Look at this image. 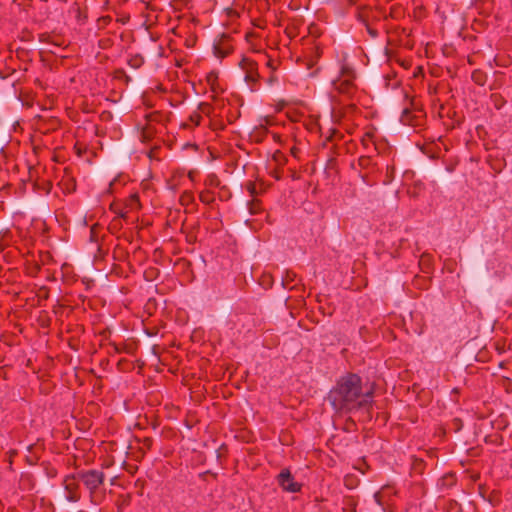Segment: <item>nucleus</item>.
<instances>
[{
	"label": "nucleus",
	"instance_id": "nucleus-33",
	"mask_svg": "<svg viewBox=\"0 0 512 512\" xmlns=\"http://www.w3.org/2000/svg\"><path fill=\"white\" fill-rule=\"evenodd\" d=\"M343 137H344V135L339 130L330 129L328 136H326V141L336 143V142L342 140Z\"/></svg>",
	"mask_w": 512,
	"mask_h": 512
},
{
	"label": "nucleus",
	"instance_id": "nucleus-14",
	"mask_svg": "<svg viewBox=\"0 0 512 512\" xmlns=\"http://www.w3.org/2000/svg\"><path fill=\"white\" fill-rule=\"evenodd\" d=\"M355 69L345 60L342 61L339 76L337 78L356 80Z\"/></svg>",
	"mask_w": 512,
	"mask_h": 512
},
{
	"label": "nucleus",
	"instance_id": "nucleus-54",
	"mask_svg": "<svg viewBox=\"0 0 512 512\" xmlns=\"http://www.w3.org/2000/svg\"><path fill=\"white\" fill-rule=\"evenodd\" d=\"M208 475H211L214 479L217 478V473H214L211 470H207L205 472L200 473L199 477L203 480H206V477H208Z\"/></svg>",
	"mask_w": 512,
	"mask_h": 512
},
{
	"label": "nucleus",
	"instance_id": "nucleus-31",
	"mask_svg": "<svg viewBox=\"0 0 512 512\" xmlns=\"http://www.w3.org/2000/svg\"><path fill=\"white\" fill-rule=\"evenodd\" d=\"M358 483V478L353 474H348L344 477V486L348 489H354Z\"/></svg>",
	"mask_w": 512,
	"mask_h": 512
},
{
	"label": "nucleus",
	"instance_id": "nucleus-47",
	"mask_svg": "<svg viewBox=\"0 0 512 512\" xmlns=\"http://www.w3.org/2000/svg\"><path fill=\"white\" fill-rule=\"evenodd\" d=\"M121 228H122L121 220L119 218H113L109 225V229L110 230H119Z\"/></svg>",
	"mask_w": 512,
	"mask_h": 512
},
{
	"label": "nucleus",
	"instance_id": "nucleus-56",
	"mask_svg": "<svg viewBox=\"0 0 512 512\" xmlns=\"http://www.w3.org/2000/svg\"><path fill=\"white\" fill-rule=\"evenodd\" d=\"M145 331H146V334H147L148 336H155V335H157V334H158V331H159V330H158V328H157V327H152V328H146V330H145Z\"/></svg>",
	"mask_w": 512,
	"mask_h": 512
},
{
	"label": "nucleus",
	"instance_id": "nucleus-24",
	"mask_svg": "<svg viewBox=\"0 0 512 512\" xmlns=\"http://www.w3.org/2000/svg\"><path fill=\"white\" fill-rule=\"evenodd\" d=\"M16 57L23 62L32 61V51L26 48L19 47L15 51Z\"/></svg>",
	"mask_w": 512,
	"mask_h": 512
},
{
	"label": "nucleus",
	"instance_id": "nucleus-9",
	"mask_svg": "<svg viewBox=\"0 0 512 512\" xmlns=\"http://www.w3.org/2000/svg\"><path fill=\"white\" fill-rule=\"evenodd\" d=\"M333 88L340 94L352 97L357 90L355 80L337 78L332 81Z\"/></svg>",
	"mask_w": 512,
	"mask_h": 512
},
{
	"label": "nucleus",
	"instance_id": "nucleus-18",
	"mask_svg": "<svg viewBox=\"0 0 512 512\" xmlns=\"http://www.w3.org/2000/svg\"><path fill=\"white\" fill-rule=\"evenodd\" d=\"M144 119L146 123L152 124V123H164L165 121V114L162 111H153L150 113H147L144 115Z\"/></svg>",
	"mask_w": 512,
	"mask_h": 512
},
{
	"label": "nucleus",
	"instance_id": "nucleus-15",
	"mask_svg": "<svg viewBox=\"0 0 512 512\" xmlns=\"http://www.w3.org/2000/svg\"><path fill=\"white\" fill-rule=\"evenodd\" d=\"M157 134V129L155 128V126H153L152 124H148L146 123L142 128H141V133H140V138H141V141L143 143H148L150 142L152 139H154V137L156 136Z\"/></svg>",
	"mask_w": 512,
	"mask_h": 512
},
{
	"label": "nucleus",
	"instance_id": "nucleus-12",
	"mask_svg": "<svg viewBox=\"0 0 512 512\" xmlns=\"http://www.w3.org/2000/svg\"><path fill=\"white\" fill-rule=\"evenodd\" d=\"M36 485L35 477L31 473L21 474L19 488L24 491H32Z\"/></svg>",
	"mask_w": 512,
	"mask_h": 512
},
{
	"label": "nucleus",
	"instance_id": "nucleus-7",
	"mask_svg": "<svg viewBox=\"0 0 512 512\" xmlns=\"http://www.w3.org/2000/svg\"><path fill=\"white\" fill-rule=\"evenodd\" d=\"M231 40L232 38L229 34L222 33L213 43L214 56L219 59H224L230 55L234 50Z\"/></svg>",
	"mask_w": 512,
	"mask_h": 512
},
{
	"label": "nucleus",
	"instance_id": "nucleus-49",
	"mask_svg": "<svg viewBox=\"0 0 512 512\" xmlns=\"http://www.w3.org/2000/svg\"><path fill=\"white\" fill-rule=\"evenodd\" d=\"M39 458H40V457H39L38 455H36V454H32V455H28V456H26V457H25V461H26V463H27L28 465L33 466V465H36V464H37V462H38Z\"/></svg>",
	"mask_w": 512,
	"mask_h": 512
},
{
	"label": "nucleus",
	"instance_id": "nucleus-22",
	"mask_svg": "<svg viewBox=\"0 0 512 512\" xmlns=\"http://www.w3.org/2000/svg\"><path fill=\"white\" fill-rule=\"evenodd\" d=\"M358 502L353 496H346L343 499V512H356Z\"/></svg>",
	"mask_w": 512,
	"mask_h": 512
},
{
	"label": "nucleus",
	"instance_id": "nucleus-1",
	"mask_svg": "<svg viewBox=\"0 0 512 512\" xmlns=\"http://www.w3.org/2000/svg\"><path fill=\"white\" fill-rule=\"evenodd\" d=\"M375 384L364 390L360 375L347 372L336 381L328 393V401L339 413H351L358 410L371 412L374 403Z\"/></svg>",
	"mask_w": 512,
	"mask_h": 512
},
{
	"label": "nucleus",
	"instance_id": "nucleus-21",
	"mask_svg": "<svg viewBox=\"0 0 512 512\" xmlns=\"http://www.w3.org/2000/svg\"><path fill=\"white\" fill-rule=\"evenodd\" d=\"M471 79L475 84L484 86L487 82V74L481 69H475L471 74Z\"/></svg>",
	"mask_w": 512,
	"mask_h": 512
},
{
	"label": "nucleus",
	"instance_id": "nucleus-28",
	"mask_svg": "<svg viewBox=\"0 0 512 512\" xmlns=\"http://www.w3.org/2000/svg\"><path fill=\"white\" fill-rule=\"evenodd\" d=\"M494 75H495V79H494L493 83L490 86L491 90L499 89L504 84V73L503 72L496 71L494 73Z\"/></svg>",
	"mask_w": 512,
	"mask_h": 512
},
{
	"label": "nucleus",
	"instance_id": "nucleus-44",
	"mask_svg": "<svg viewBox=\"0 0 512 512\" xmlns=\"http://www.w3.org/2000/svg\"><path fill=\"white\" fill-rule=\"evenodd\" d=\"M249 211L251 214H257L260 211V202L258 200H252L249 203Z\"/></svg>",
	"mask_w": 512,
	"mask_h": 512
},
{
	"label": "nucleus",
	"instance_id": "nucleus-61",
	"mask_svg": "<svg viewBox=\"0 0 512 512\" xmlns=\"http://www.w3.org/2000/svg\"><path fill=\"white\" fill-rule=\"evenodd\" d=\"M290 153L292 156L294 157H298V154L300 153V149L297 148L296 146H293L291 149H290Z\"/></svg>",
	"mask_w": 512,
	"mask_h": 512
},
{
	"label": "nucleus",
	"instance_id": "nucleus-51",
	"mask_svg": "<svg viewBox=\"0 0 512 512\" xmlns=\"http://www.w3.org/2000/svg\"><path fill=\"white\" fill-rule=\"evenodd\" d=\"M365 27H366L367 33L370 35L371 38H377L378 37V35H379L378 30L373 28L371 23L365 25Z\"/></svg>",
	"mask_w": 512,
	"mask_h": 512
},
{
	"label": "nucleus",
	"instance_id": "nucleus-38",
	"mask_svg": "<svg viewBox=\"0 0 512 512\" xmlns=\"http://www.w3.org/2000/svg\"><path fill=\"white\" fill-rule=\"evenodd\" d=\"M268 129L264 126H260L255 129L253 132V136L256 138L257 142H261L263 138L267 135Z\"/></svg>",
	"mask_w": 512,
	"mask_h": 512
},
{
	"label": "nucleus",
	"instance_id": "nucleus-17",
	"mask_svg": "<svg viewBox=\"0 0 512 512\" xmlns=\"http://www.w3.org/2000/svg\"><path fill=\"white\" fill-rule=\"evenodd\" d=\"M375 134L373 132H366L361 138V144L364 147L367 152H370L371 150H377L376 144H375Z\"/></svg>",
	"mask_w": 512,
	"mask_h": 512
},
{
	"label": "nucleus",
	"instance_id": "nucleus-60",
	"mask_svg": "<svg viewBox=\"0 0 512 512\" xmlns=\"http://www.w3.org/2000/svg\"><path fill=\"white\" fill-rule=\"evenodd\" d=\"M273 140L280 145L283 144L282 136L280 134L273 133Z\"/></svg>",
	"mask_w": 512,
	"mask_h": 512
},
{
	"label": "nucleus",
	"instance_id": "nucleus-42",
	"mask_svg": "<svg viewBox=\"0 0 512 512\" xmlns=\"http://www.w3.org/2000/svg\"><path fill=\"white\" fill-rule=\"evenodd\" d=\"M273 160H275L280 165H285L287 162L286 156L281 151H276L274 153Z\"/></svg>",
	"mask_w": 512,
	"mask_h": 512
},
{
	"label": "nucleus",
	"instance_id": "nucleus-8",
	"mask_svg": "<svg viewBox=\"0 0 512 512\" xmlns=\"http://www.w3.org/2000/svg\"><path fill=\"white\" fill-rule=\"evenodd\" d=\"M277 481L283 490L291 493H296L301 490V484L294 481V477L289 469H282L277 476Z\"/></svg>",
	"mask_w": 512,
	"mask_h": 512
},
{
	"label": "nucleus",
	"instance_id": "nucleus-25",
	"mask_svg": "<svg viewBox=\"0 0 512 512\" xmlns=\"http://www.w3.org/2000/svg\"><path fill=\"white\" fill-rule=\"evenodd\" d=\"M43 467L44 473L48 478H56L58 475V470L48 461H43L41 463Z\"/></svg>",
	"mask_w": 512,
	"mask_h": 512
},
{
	"label": "nucleus",
	"instance_id": "nucleus-2",
	"mask_svg": "<svg viewBox=\"0 0 512 512\" xmlns=\"http://www.w3.org/2000/svg\"><path fill=\"white\" fill-rule=\"evenodd\" d=\"M77 478L89 492L91 503L99 505L105 498L106 475L102 469H82L76 472Z\"/></svg>",
	"mask_w": 512,
	"mask_h": 512
},
{
	"label": "nucleus",
	"instance_id": "nucleus-26",
	"mask_svg": "<svg viewBox=\"0 0 512 512\" xmlns=\"http://www.w3.org/2000/svg\"><path fill=\"white\" fill-rule=\"evenodd\" d=\"M199 199L202 203L206 205H210L215 201L214 193L210 190L201 191L199 194Z\"/></svg>",
	"mask_w": 512,
	"mask_h": 512
},
{
	"label": "nucleus",
	"instance_id": "nucleus-23",
	"mask_svg": "<svg viewBox=\"0 0 512 512\" xmlns=\"http://www.w3.org/2000/svg\"><path fill=\"white\" fill-rule=\"evenodd\" d=\"M144 63L145 60L141 54L132 55L127 61V64L133 69H139Z\"/></svg>",
	"mask_w": 512,
	"mask_h": 512
},
{
	"label": "nucleus",
	"instance_id": "nucleus-36",
	"mask_svg": "<svg viewBox=\"0 0 512 512\" xmlns=\"http://www.w3.org/2000/svg\"><path fill=\"white\" fill-rule=\"evenodd\" d=\"M214 108L210 103L207 102H201L198 105V112L200 114H204L206 116H209L213 112Z\"/></svg>",
	"mask_w": 512,
	"mask_h": 512
},
{
	"label": "nucleus",
	"instance_id": "nucleus-55",
	"mask_svg": "<svg viewBox=\"0 0 512 512\" xmlns=\"http://www.w3.org/2000/svg\"><path fill=\"white\" fill-rule=\"evenodd\" d=\"M246 189L250 192L251 195H255L256 194V186L253 182L249 181L247 184H246Z\"/></svg>",
	"mask_w": 512,
	"mask_h": 512
},
{
	"label": "nucleus",
	"instance_id": "nucleus-50",
	"mask_svg": "<svg viewBox=\"0 0 512 512\" xmlns=\"http://www.w3.org/2000/svg\"><path fill=\"white\" fill-rule=\"evenodd\" d=\"M39 41L40 42H46V43H52L54 45H58L56 42H54L52 40V37L51 35H49L48 33H42L39 35Z\"/></svg>",
	"mask_w": 512,
	"mask_h": 512
},
{
	"label": "nucleus",
	"instance_id": "nucleus-5",
	"mask_svg": "<svg viewBox=\"0 0 512 512\" xmlns=\"http://www.w3.org/2000/svg\"><path fill=\"white\" fill-rule=\"evenodd\" d=\"M239 67L245 73V82L250 86L252 91L256 90L260 81L257 62L249 57H243L239 62Z\"/></svg>",
	"mask_w": 512,
	"mask_h": 512
},
{
	"label": "nucleus",
	"instance_id": "nucleus-3",
	"mask_svg": "<svg viewBox=\"0 0 512 512\" xmlns=\"http://www.w3.org/2000/svg\"><path fill=\"white\" fill-rule=\"evenodd\" d=\"M404 95V108L400 116L403 125L414 129H422L426 124V112L420 99L410 96L406 89H402Z\"/></svg>",
	"mask_w": 512,
	"mask_h": 512
},
{
	"label": "nucleus",
	"instance_id": "nucleus-6",
	"mask_svg": "<svg viewBox=\"0 0 512 512\" xmlns=\"http://www.w3.org/2000/svg\"><path fill=\"white\" fill-rule=\"evenodd\" d=\"M396 494V488L391 484H386L374 494V499L384 511L394 512L395 504L393 497L396 496Z\"/></svg>",
	"mask_w": 512,
	"mask_h": 512
},
{
	"label": "nucleus",
	"instance_id": "nucleus-43",
	"mask_svg": "<svg viewBox=\"0 0 512 512\" xmlns=\"http://www.w3.org/2000/svg\"><path fill=\"white\" fill-rule=\"evenodd\" d=\"M202 120V115L199 112H194L190 115L189 121L195 126H199Z\"/></svg>",
	"mask_w": 512,
	"mask_h": 512
},
{
	"label": "nucleus",
	"instance_id": "nucleus-10",
	"mask_svg": "<svg viewBox=\"0 0 512 512\" xmlns=\"http://www.w3.org/2000/svg\"><path fill=\"white\" fill-rule=\"evenodd\" d=\"M299 282L297 274L292 270H286L281 279L282 286L289 290L296 289Z\"/></svg>",
	"mask_w": 512,
	"mask_h": 512
},
{
	"label": "nucleus",
	"instance_id": "nucleus-30",
	"mask_svg": "<svg viewBox=\"0 0 512 512\" xmlns=\"http://www.w3.org/2000/svg\"><path fill=\"white\" fill-rule=\"evenodd\" d=\"M217 81H218V72L210 71L206 75V82L210 86L212 91L216 90Z\"/></svg>",
	"mask_w": 512,
	"mask_h": 512
},
{
	"label": "nucleus",
	"instance_id": "nucleus-32",
	"mask_svg": "<svg viewBox=\"0 0 512 512\" xmlns=\"http://www.w3.org/2000/svg\"><path fill=\"white\" fill-rule=\"evenodd\" d=\"M221 181L219 177L215 173H210L207 175L205 179V185L210 187H219Z\"/></svg>",
	"mask_w": 512,
	"mask_h": 512
},
{
	"label": "nucleus",
	"instance_id": "nucleus-4",
	"mask_svg": "<svg viewBox=\"0 0 512 512\" xmlns=\"http://www.w3.org/2000/svg\"><path fill=\"white\" fill-rule=\"evenodd\" d=\"M62 486L67 502L76 503L81 500L80 480L77 478L76 472L66 475L63 478Z\"/></svg>",
	"mask_w": 512,
	"mask_h": 512
},
{
	"label": "nucleus",
	"instance_id": "nucleus-16",
	"mask_svg": "<svg viewBox=\"0 0 512 512\" xmlns=\"http://www.w3.org/2000/svg\"><path fill=\"white\" fill-rule=\"evenodd\" d=\"M33 188L37 192H43L44 194H49L52 189V182L48 179L37 178L33 183Z\"/></svg>",
	"mask_w": 512,
	"mask_h": 512
},
{
	"label": "nucleus",
	"instance_id": "nucleus-37",
	"mask_svg": "<svg viewBox=\"0 0 512 512\" xmlns=\"http://www.w3.org/2000/svg\"><path fill=\"white\" fill-rule=\"evenodd\" d=\"M110 210L113 211L117 216L115 218H119L127 220L128 219V212L123 211L122 209H119L116 204L112 203L110 205Z\"/></svg>",
	"mask_w": 512,
	"mask_h": 512
},
{
	"label": "nucleus",
	"instance_id": "nucleus-41",
	"mask_svg": "<svg viewBox=\"0 0 512 512\" xmlns=\"http://www.w3.org/2000/svg\"><path fill=\"white\" fill-rule=\"evenodd\" d=\"M461 505L455 500H449L447 504V512H461Z\"/></svg>",
	"mask_w": 512,
	"mask_h": 512
},
{
	"label": "nucleus",
	"instance_id": "nucleus-40",
	"mask_svg": "<svg viewBox=\"0 0 512 512\" xmlns=\"http://www.w3.org/2000/svg\"><path fill=\"white\" fill-rule=\"evenodd\" d=\"M401 15H402V10H401L400 5H392L390 7L389 17H391L393 19H398L399 17H401Z\"/></svg>",
	"mask_w": 512,
	"mask_h": 512
},
{
	"label": "nucleus",
	"instance_id": "nucleus-63",
	"mask_svg": "<svg viewBox=\"0 0 512 512\" xmlns=\"http://www.w3.org/2000/svg\"><path fill=\"white\" fill-rule=\"evenodd\" d=\"M453 422H454V425H455L456 429H457V430H459V429L461 428V426H462V421H461V419H459V418H455V419L453 420Z\"/></svg>",
	"mask_w": 512,
	"mask_h": 512
},
{
	"label": "nucleus",
	"instance_id": "nucleus-58",
	"mask_svg": "<svg viewBox=\"0 0 512 512\" xmlns=\"http://www.w3.org/2000/svg\"><path fill=\"white\" fill-rule=\"evenodd\" d=\"M278 81V78L276 77V75L274 74V72H272V74L268 77L267 79V83L269 85H273L275 82Z\"/></svg>",
	"mask_w": 512,
	"mask_h": 512
},
{
	"label": "nucleus",
	"instance_id": "nucleus-53",
	"mask_svg": "<svg viewBox=\"0 0 512 512\" xmlns=\"http://www.w3.org/2000/svg\"><path fill=\"white\" fill-rule=\"evenodd\" d=\"M141 443L143 445V447H145L146 449H151L152 445H153V439L151 437H144L142 440H141Z\"/></svg>",
	"mask_w": 512,
	"mask_h": 512
},
{
	"label": "nucleus",
	"instance_id": "nucleus-57",
	"mask_svg": "<svg viewBox=\"0 0 512 512\" xmlns=\"http://www.w3.org/2000/svg\"><path fill=\"white\" fill-rule=\"evenodd\" d=\"M10 465H12L13 458L17 455V450L11 449L7 452Z\"/></svg>",
	"mask_w": 512,
	"mask_h": 512
},
{
	"label": "nucleus",
	"instance_id": "nucleus-35",
	"mask_svg": "<svg viewBox=\"0 0 512 512\" xmlns=\"http://www.w3.org/2000/svg\"><path fill=\"white\" fill-rule=\"evenodd\" d=\"M395 171H396V169H395L394 165L387 166L386 173H385V178L383 180V183L385 185L390 184L394 180Z\"/></svg>",
	"mask_w": 512,
	"mask_h": 512
},
{
	"label": "nucleus",
	"instance_id": "nucleus-20",
	"mask_svg": "<svg viewBox=\"0 0 512 512\" xmlns=\"http://www.w3.org/2000/svg\"><path fill=\"white\" fill-rule=\"evenodd\" d=\"M113 79L122 82L125 86H128L132 81L123 68H117L113 71Z\"/></svg>",
	"mask_w": 512,
	"mask_h": 512
},
{
	"label": "nucleus",
	"instance_id": "nucleus-13",
	"mask_svg": "<svg viewBox=\"0 0 512 512\" xmlns=\"http://www.w3.org/2000/svg\"><path fill=\"white\" fill-rule=\"evenodd\" d=\"M419 268L423 273L430 274L433 271V257L424 252L419 259Z\"/></svg>",
	"mask_w": 512,
	"mask_h": 512
},
{
	"label": "nucleus",
	"instance_id": "nucleus-19",
	"mask_svg": "<svg viewBox=\"0 0 512 512\" xmlns=\"http://www.w3.org/2000/svg\"><path fill=\"white\" fill-rule=\"evenodd\" d=\"M385 88L396 89L400 86L401 82L397 79L395 72H390L383 76Z\"/></svg>",
	"mask_w": 512,
	"mask_h": 512
},
{
	"label": "nucleus",
	"instance_id": "nucleus-59",
	"mask_svg": "<svg viewBox=\"0 0 512 512\" xmlns=\"http://www.w3.org/2000/svg\"><path fill=\"white\" fill-rule=\"evenodd\" d=\"M267 67H269L272 70V72H275V70L277 69V65L275 64V61L273 59L268 60Z\"/></svg>",
	"mask_w": 512,
	"mask_h": 512
},
{
	"label": "nucleus",
	"instance_id": "nucleus-45",
	"mask_svg": "<svg viewBox=\"0 0 512 512\" xmlns=\"http://www.w3.org/2000/svg\"><path fill=\"white\" fill-rule=\"evenodd\" d=\"M217 453V459L221 462V459L223 457H226L227 453H228V449H227V446L225 444H222L216 451Z\"/></svg>",
	"mask_w": 512,
	"mask_h": 512
},
{
	"label": "nucleus",
	"instance_id": "nucleus-27",
	"mask_svg": "<svg viewBox=\"0 0 512 512\" xmlns=\"http://www.w3.org/2000/svg\"><path fill=\"white\" fill-rule=\"evenodd\" d=\"M490 99L494 107L498 110L501 109L506 103V100L500 93H492Z\"/></svg>",
	"mask_w": 512,
	"mask_h": 512
},
{
	"label": "nucleus",
	"instance_id": "nucleus-62",
	"mask_svg": "<svg viewBox=\"0 0 512 512\" xmlns=\"http://www.w3.org/2000/svg\"><path fill=\"white\" fill-rule=\"evenodd\" d=\"M193 198L192 194L191 193H187L185 192L182 196H181V201H188V200H191Z\"/></svg>",
	"mask_w": 512,
	"mask_h": 512
},
{
	"label": "nucleus",
	"instance_id": "nucleus-48",
	"mask_svg": "<svg viewBox=\"0 0 512 512\" xmlns=\"http://www.w3.org/2000/svg\"><path fill=\"white\" fill-rule=\"evenodd\" d=\"M110 345L113 347V350L115 353H118V354L122 353V352L130 353V350L128 349V347L126 345H123L122 347H120L116 343H110Z\"/></svg>",
	"mask_w": 512,
	"mask_h": 512
},
{
	"label": "nucleus",
	"instance_id": "nucleus-39",
	"mask_svg": "<svg viewBox=\"0 0 512 512\" xmlns=\"http://www.w3.org/2000/svg\"><path fill=\"white\" fill-rule=\"evenodd\" d=\"M99 230L100 226L99 224H94L90 228V236L89 239L91 242L97 243L99 238Z\"/></svg>",
	"mask_w": 512,
	"mask_h": 512
},
{
	"label": "nucleus",
	"instance_id": "nucleus-52",
	"mask_svg": "<svg viewBox=\"0 0 512 512\" xmlns=\"http://www.w3.org/2000/svg\"><path fill=\"white\" fill-rule=\"evenodd\" d=\"M76 18L79 22L84 23L87 19V14L85 11H82L80 8H78Z\"/></svg>",
	"mask_w": 512,
	"mask_h": 512
},
{
	"label": "nucleus",
	"instance_id": "nucleus-34",
	"mask_svg": "<svg viewBox=\"0 0 512 512\" xmlns=\"http://www.w3.org/2000/svg\"><path fill=\"white\" fill-rule=\"evenodd\" d=\"M373 165L372 157L370 155H363L358 159V166L361 169H369Z\"/></svg>",
	"mask_w": 512,
	"mask_h": 512
},
{
	"label": "nucleus",
	"instance_id": "nucleus-11",
	"mask_svg": "<svg viewBox=\"0 0 512 512\" xmlns=\"http://www.w3.org/2000/svg\"><path fill=\"white\" fill-rule=\"evenodd\" d=\"M357 19L365 26L371 23V20L377 19L376 16L373 15V11L368 6H361L357 11Z\"/></svg>",
	"mask_w": 512,
	"mask_h": 512
},
{
	"label": "nucleus",
	"instance_id": "nucleus-46",
	"mask_svg": "<svg viewBox=\"0 0 512 512\" xmlns=\"http://www.w3.org/2000/svg\"><path fill=\"white\" fill-rule=\"evenodd\" d=\"M160 150H161V147H160V146H157V145H156V146H153V147L149 150V152H148V154H147V155H148V157H149L150 159H158V155H159Z\"/></svg>",
	"mask_w": 512,
	"mask_h": 512
},
{
	"label": "nucleus",
	"instance_id": "nucleus-64",
	"mask_svg": "<svg viewBox=\"0 0 512 512\" xmlns=\"http://www.w3.org/2000/svg\"><path fill=\"white\" fill-rule=\"evenodd\" d=\"M478 490H479V494L485 499L486 498V496H485V487L482 486V485H479Z\"/></svg>",
	"mask_w": 512,
	"mask_h": 512
},
{
	"label": "nucleus",
	"instance_id": "nucleus-29",
	"mask_svg": "<svg viewBox=\"0 0 512 512\" xmlns=\"http://www.w3.org/2000/svg\"><path fill=\"white\" fill-rule=\"evenodd\" d=\"M441 486L450 488L455 485L456 477L453 473H447L441 478Z\"/></svg>",
	"mask_w": 512,
	"mask_h": 512
}]
</instances>
